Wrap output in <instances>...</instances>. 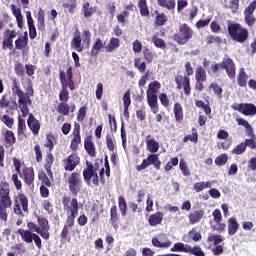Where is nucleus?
Here are the masks:
<instances>
[{
  "label": "nucleus",
  "instance_id": "nucleus-1",
  "mask_svg": "<svg viewBox=\"0 0 256 256\" xmlns=\"http://www.w3.org/2000/svg\"><path fill=\"white\" fill-rule=\"evenodd\" d=\"M62 205L64 211L70 213L67 215L66 221L60 233L62 241H71L69 233L72 227H75V218L79 215V201L77 198H72L69 196H63Z\"/></svg>",
  "mask_w": 256,
  "mask_h": 256
},
{
  "label": "nucleus",
  "instance_id": "nucleus-2",
  "mask_svg": "<svg viewBox=\"0 0 256 256\" xmlns=\"http://www.w3.org/2000/svg\"><path fill=\"white\" fill-rule=\"evenodd\" d=\"M12 95L18 97V107L23 115V117H27V113H29V105H31L32 100L31 97L35 95V90L33 89V85L30 83L26 88V92L21 89V84H19V80L14 78L12 80Z\"/></svg>",
  "mask_w": 256,
  "mask_h": 256
},
{
  "label": "nucleus",
  "instance_id": "nucleus-3",
  "mask_svg": "<svg viewBox=\"0 0 256 256\" xmlns=\"http://www.w3.org/2000/svg\"><path fill=\"white\" fill-rule=\"evenodd\" d=\"M11 207H13L11 186L7 181H0V223H7Z\"/></svg>",
  "mask_w": 256,
  "mask_h": 256
},
{
  "label": "nucleus",
  "instance_id": "nucleus-4",
  "mask_svg": "<svg viewBox=\"0 0 256 256\" xmlns=\"http://www.w3.org/2000/svg\"><path fill=\"white\" fill-rule=\"evenodd\" d=\"M228 35L235 43H245L249 39V29L243 27L240 23L228 21Z\"/></svg>",
  "mask_w": 256,
  "mask_h": 256
},
{
  "label": "nucleus",
  "instance_id": "nucleus-5",
  "mask_svg": "<svg viewBox=\"0 0 256 256\" xmlns=\"http://www.w3.org/2000/svg\"><path fill=\"white\" fill-rule=\"evenodd\" d=\"M99 163H91L86 161V167L83 169L82 175L86 184L94 185L95 187H99Z\"/></svg>",
  "mask_w": 256,
  "mask_h": 256
},
{
  "label": "nucleus",
  "instance_id": "nucleus-6",
  "mask_svg": "<svg viewBox=\"0 0 256 256\" xmlns=\"http://www.w3.org/2000/svg\"><path fill=\"white\" fill-rule=\"evenodd\" d=\"M193 35H195L193 28L189 24L183 23L178 26V32L174 34L173 39L178 45H187L193 39Z\"/></svg>",
  "mask_w": 256,
  "mask_h": 256
},
{
  "label": "nucleus",
  "instance_id": "nucleus-7",
  "mask_svg": "<svg viewBox=\"0 0 256 256\" xmlns=\"http://www.w3.org/2000/svg\"><path fill=\"white\" fill-rule=\"evenodd\" d=\"M81 185H83V181H81V174L79 172H72L68 177V187L70 193H72L74 197L79 195Z\"/></svg>",
  "mask_w": 256,
  "mask_h": 256
},
{
  "label": "nucleus",
  "instance_id": "nucleus-8",
  "mask_svg": "<svg viewBox=\"0 0 256 256\" xmlns=\"http://www.w3.org/2000/svg\"><path fill=\"white\" fill-rule=\"evenodd\" d=\"M153 165L157 171L161 169V160L159 159V154H149L147 158H145L140 165L136 166L137 171H143L147 169L148 167H151Z\"/></svg>",
  "mask_w": 256,
  "mask_h": 256
},
{
  "label": "nucleus",
  "instance_id": "nucleus-9",
  "mask_svg": "<svg viewBox=\"0 0 256 256\" xmlns=\"http://www.w3.org/2000/svg\"><path fill=\"white\" fill-rule=\"evenodd\" d=\"M24 213H27L29 211V199H27V196L23 193H19L15 199L14 202V213L15 215H23Z\"/></svg>",
  "mask_w": 256,
  "mask_h": 256
},
{
  "label": "nucleus",
  "instance_id": "nucleus-10",
  "mask_svg": "<svg viewBox=\"0 0 256 256\" xmlns=\"http://www.w3.org/2000/svg\"><path fill=\"white\" fill-rule=\"evenodd\" d=\"M233 111H238L245 117H255L256 115V106L253 103H235L231 105Z\"/></svg>",
  "mask_w": 256,
  "mask_h": 256
},
{
  "label": "nucleus",
  "instance_id": "nucleus-11",
  "mask_svg": "<svg viewBox=\"0 0 256 256\" xmlns=\"http://www.w3.org/2000/svg\"><path fill=\"white\" fill-rule=\"evenodd\" d=\"M81 163V158L77 153L70 154L67 158L62 160V167L65 171H75Z\"/></svg>",
  "mask_w": 256,
  "mask_h": 256
},
{
  "label": "nucleus",
  "instance_id": "nucleus-12",
  "mask_svg": "<svg viewBox=\"0 0 256 256\" xmlns=\"http://www.w3.org/2000/svg\"><path fill=\"white\" fill-rule=\"evenodd\" d=\"M176 89H183L184 95H191V79L188 76L177 75L175 77Z\"/></svg>",
  "mask_w": 256,
  "mask_h": 256
},
{
  "label": "nucleus",
  "instance_id": "nucleus-13",
  "mask_svg": "<svg viewBox=\"0 0 256 256\" xmlns=\"http://www.w3.org/2000/svg\"><path fill=\"white\" fill-rule=\"evenodd\" d=\"M222 69L226 71L229 79H235L237 75V66L235 62L230 57H224L222 60Z\"/></svg>",
  "mask_w": 256,
  "mask_h": 256
},
{
  "label": "nucleus",
  "instance_id": "nucleus-14",
  "mask_svg": "<svg viewBox=\"0 0 256 256\" xmlns=\"http://www.w3.org/2000/svg\"><path fill=\"white\" fill-rule=\"evenodd\" d=\"M72 140L70 143L71 151H77L79 149V145H81V125L79 123H74V129L72 132Z\"/></svg>",
  "mask_w": 256,
  "mask_h": 256
},
{
  "label": "nucleus",
  "instance_id": "nucleus-15",
  "mask_svg": "<svg viewBox=\"0 0 256 256\" xmlns=\"http://www.w3.org/2000/svg\"><path fill=\"white\" fill-rule=\"evenodd\" d=\"M21 179H23L25 185L31 187L35 183V169L33 167H25L20 174H18Z\"/></svg>",
  "mask_w": 256,
  "mask_h": 256
},
{
  "label": "nucleus",
  "instance_id": "nucleus-16",
  "mask_svg": "<svg viewBox=\"0 0 256 256\" xmlns=\"http://www.w3.org/2000/svg\"><path fill=\"white\" fill-rule=\"evenodd\" d=\"M255 3L256 2L250 3L244 10V22L246 25H248V27H253V25L256 23L255 15H253L256 9Z\"/></svg>",
  "mask_w": 256,
  "mask_h": 256
},
{
  "label": "nucleus",
  "instance_id": "nucleus-17",
  "mask_svg": "<svg viewBox=\"0 0 256 256\" xmlns=\"http://www.w3.org/2000/svg\"><path fill=\"white\" fill-rule=\"evenodd\" d=\"M27 125L30 131H32V135H34V137H37V135H39V131H41V123L31 113L28 115Z\"/></svg>",
  "mask_w": 256,
  "mask_h": 256
},
{
  "label": "nucleus",
  "instance_id": "nucleus-18",
  "mask_svg": "<svg viewBox=\"0 0 256 256\" xmlns=\"http://www.w3.org/2000/svg\"><path fill=\"white\" fill-rule=\"evenodd\" d=\"M54 163H55V156L53 155L52 152H47L45 156V161H44V169L49 179H51V181H53L54 179L53 171L51 170Z\"/></svg>",
  "mask_w": 256,
  "mask_h": 256
},
{
  "label": "nucleus",
  "instance_id": "nucleus-19",
  "mask_svg": "<svg viewBox=\"0 0 256 256\" xmlns=\"http://www.w3.org/2000/svg\"><path fill=\"white\" fill-rule=\"evenodd\" d=\"M6 38H4L2 42V49L5 51L7 49H13V39L17 37V32L15 30H6L5 31Z\"/></svg>",
  "mask_w": 256,
  "mask_h": 256
},
{
  "label": "nucleus",
  "instance_id": "nucleus-20",
  "mask_svg": "<svg viewBox=\"0 0 256 256\" xmlns=\"http://www.w3.org/2000/svg\"><path fill=\"white\" fill-rule=\"evenodd\" d=\"M152 17L154 18L155 27H163L167 25V21H169V16L163 12H159V10H154L152 13Z\"/></svg>",
  "mask_w": 256,
  "mask_h": 256
},
{
  "label": "nucleus",
  "instance_id": "nucleus-21",
  "mask_svg": "<svg viewBox=\"0 0 256 256\" xmlns=\"http://www.w3.org/2000/svg\"><path fill=\"white\" fill-rule=\"evenodd\" d=\"M84 149L89 157H97V149L93 143V136L89 135L84 139Z\"/></svg>",
  "mask_w": 256,
  "mask_h": 256
},
{
  "label": "nucleus",
  "instance_id": "nucleus-22",
  "mask_svg": "<svg viewBox=\"0 0 256 256\" xmlns=\"http://www.w3.org/2000/svg\"><path fill=\"white\" fill-rule=\"evenodd\" d=\"M19 105H17V101L9 100L7 94L2 95L0 99V109H7L9 108L11 111H15Z\"/></svg>",
  "mask_w": 256,
  "mask_h": 256
},
{
  "label": "nucleus",
  "instance_id": "nucleus-23",
  "mask_svg": "<svg viewBox=\"0 0 256 256\" xmlns=\"http://www.w3.org/2000/svg\"><path fill=\"white\" fill-rule=\"evenodd\" d=\"M205 217V210L204 209H198L194 210L188 215L189 223L190 225H195L201 221Z\"/></svg>",
  "mask_w": 256,
  "mask_h": 256
},
{
  "label": "nucleus",
  "instance_id": "nucleus-24",
  "mask_svg": "<svg viewBox=\"0 0 256 256\" xmlns=\"http://www.w3.org/2000/svg\"><path fill=\"white\" fill-rule=\"evenodd\" d=\"M163 217H165V214L161 211L151 214L148 217L150 227H157V225H161V223H163Z\"/></svg>",
  "mask_w": 256,
  "mask_h": 256
},
{
  "label": "nucleus",
  "instance_id": "nucleus-25",
  "mask_svg": "<svg viewBox=\"0 0 256 256\" xmlns=\"http://www.w3.org/2000/svg\"><path fill=\"white\" fill-rule=\"evenodd\" d=\"M146 149L150 153H157L159 151V142L155 141V138L151 135H147L145 138Z\"/></svg>",
  "mask_w": 256,
  "mask_h": 256
},
{
  "label": "nucleus",
  "instance_id": "nucleus-26",
  "mask_svg": "<svg viewBox=\"0 0 256 256\" xmlns=\"http://www.w3.org/2000/svg\"><path fill=\"white\" fill-rule=\"evenodd\" d=\"M227 229H228V235L230 237H233V235H235V233L239 231V222H237V218L230 217L227 220Z\"/></svg>",
  "mask_w": 256,
  "mask_h": 256
},
{
  "label": "nucleus",
  "instance_id": "nucleus-27",
  "mask_svg": "<svg viewBox=\"0 0 256 256\" xmlns=\"http://www.w3.org/2000/svg\"><path fill=\"white\" fill-rule=\"evenodd\" d=\"M146 97H147V103L151 108L152 113H154V115H157V112L159 111V105L157 104L158 103L157 94L146 93Z\"/></svg>",
  "mask_w": 256,
  "mask_h": 256
},
{
  "label": "nucleus",
  "instance_id": "nucleus-28",
  "mask_svg": "<svg viewBox=\"0 0 256 256\" xmlns=\"http://www.w3.org/2000/svg\"><path fill=\"white\" fill-rule=\"evenodd\" d=\"M173 113L176 123H181L184 119L183 106L181 105V103H174Z\"/></svg>",
  "mask_w": 256,
  "mask_h": 256
},
{
  "label": "nucleus",
  "instance_id": "nucleus-29",
  "mask_svg": "<svg viewBox=\"0 0 256 256\" xmlns=\"http://www.w3.org/2000/svg\"><path fill=\"white\" fill-rule=\"evenodd\" d=\"M82 13L86 18L93 17V15L97 13V6H91V3L84 2L82 5Z\"/></svg>",
  "mask_w": 256,
  "mask_h": 256
},
{
  "label": "nucleus",
  "instance_id": "nucleus-30",
  "mask_svg": "<svg viewBox=\"0 0 256 256\" xmlns=\"http://www.w3.org/2000/svg\"><path fill=\"white\" fill-rule=\"evenodd\" d=\"M57 144V137L54 134L46 135V142L44 143V147L48 149V153H53V149Z\"/></svg>",
  "mask_w": 256,
  "mask_h": 256
},
{
  "label": "nucleus",
  "instance_id": "nucleus-31",
  "mask_svg": "<svg viewBox=\"0 0 256 256\" xmlns=\"http://www.w3.org/2000/svg\"><path fill=\"white\" fill-rule=\"evenodd\" d=\"M60 76V83L61 87H63V82L66 85V89H70V91H75V82L72 80H67V76H65V72L60 70L59 72Z\"/></svg>",
  "mask_w": 256,
  "mask_h": 256
},
{
  "label": "nucleus",
  "instance_id": "nucleus-32",
  "mask_svg": "<svg viewBox=\"0 0 256 256\" xmlns=\"http://www.w3.org/2000/svg\"><path fill=\"white\" fill-rule=\"evenodd\" d=\"M81 33L79 32H76L72 38V41L70 43L72 49H75L76 51L78 52H81L83 51V46L81 44Z\"/></svg>",
  "mask_w": 256,
  "mask_h": 256
},
{
  "label": "nucleus",
  "instance_id": "nucleus-33",
  "mask_svg": "<svg viewBox=\"0 0 256 256\" xmlns=\"http://www.w3.org/2000/svg\"><path fill=\"white\" fill-rule=\"evenodd\" d=\"M45 27V11L40 8L37 13V29L43 33L45 32Z\"/></svg>",
  "mask_w": 256,
  "mask_h": 256
},
{
  "label": "nucleus",
  "instance_id": "nucleus-34",
  "mask_svg": "<svg viewBox=\"0 0 256 256\" xmlns=\"http://www.w3.org/2000/svg\"><path fill=\"white\" fill-rule=\"evenodd\" d=\"M17 233L21 236L24 243H33V235H35V233L31 232V230H24L20 228L17 230Z\"/></svg>",
  "mask_w": 256,
  "mask_h": 256
},
{
  "label": "nucleus",
  "instance_id": "nucleus-35",
  "mask_svg": "<svg viewBox=\"0 0 256 256\" xmlns=\"http://www.w3.org/2000/svg\"><path fill=\"white\" fill-rule=\"evenodd\" d=\"M121 45V41L119 40V38H111L108 42V44L105 47V51L106 53H113V51H115V49H119Z\"/></svg>",
  "mask_w": 256,
  "mask_h": 256
},
{
  "label": "nucleus",
  "instance_id": "nucleus-36",
  "mask_svg": "<svg viewBox=\"0 0 256 256\" xmlns=\"http://www.w3.org/2000/svg\"><path fill=\"white\" fill-rule=\"evenodd\" d=\"M236 123L240 127H244L247 137H253V127L249 125V122L243 118H236Z\"/></svg>",
  "mask_w": 256,
  "mask_h": 256
},
{
  "label": "nucleus",
  "instance_id": "nucleus-37",
  "mask_svg": "<svg viewBox=\"0 0 256 256\" xmlns=\"http://www.w3.org/2000/svg\"><path fill=\"white\" fill-rule=\"evenodd\" d=\"M157 5L167 11H173L176 7L175 0H157Z\"/></svg>",
  "mask_w": 256,
  "mask_h": 256
},
{
  "label": "nucleus",
  "instance_id": "nucleus-38",
  "mask_svg": "<svg viewBox=\"0 0 256 256\" xmlns=\"http://www.w3.org/2000/svg\"><path fill=\"white\" fill-rule=\"evenodd\" d=\"M4 141L6 145H8L9 147H13V145L17 143V138H15V133H13V131L11 130H6V132L4 133Z\"/></svg>",
  "mask_w": 256,
  "mask_h": 256
},
{
  "label": "nucleus",
  "instance_id": "nucleus-39",
  "mask_svg": "<svg viewBox=\"0 0 256 256\" xmlns=\"http://www.w3.org/2000/svg\"><path fill=\"white\" fill-rule=\"evenodd\" d=\"M105 47V44H103V41H101V38H97L91 48V56L97 57L99 55V51Z\"/></svg>",
  "mask_w": 256,
  "mask_h": 256
},
{
  "label": "nucleus",
  "instance_id": "nucleus-40",
  "mask_svg": "<svg viewBox=\"0 0 256 256\" xmlns=\"http://www.w3.org/2000/svg\"><path fill=\"white\" fill-rule=\"evenodd\" d=\"M173 253H188L189 251V244H183L182 242H177L173 245L170 249Z\"/></svg>",
  "mask_w": 256,
  "mask_h": 256
},
{
  "label": "nucleus",
  "instance_id": "nucleus-41",
  "mask_svg": "<svg viewBox=\"0 0 256 256\" xmlns=\"http://www.w3.org/2000/svg\"><path fill=\"white\" fill-rule=\"evenodd\" d=\"M117 221H119V213H117V206L113 205L110 209V223L117 229Z\"/></svg>",
  "mask_w": 256,
  "mask_h": 256
},
{
  "label": "nucleus",
  "instance_id": "nucleus-42",
  "mask_svg": "<svg viewBox=\"0 0 256 256\" xmlns=\"http://www.w3.org/2000/svg\"><path fill=\"white\" fill-rule=\"evenodd\" d=\"M59 101L61 103H67L69 101V90L67 89V84L62 81V89L59 93Z\"/></svg>",
  "mask_w": 256,
  "mask_h": 256
},
{
  "label": "nucleus",
  "instance_id": "nucleus-43",
  "mask_svg": "<svg viewBox=\"0 0 256 256\" xmlns=\"http://www.w3.org/2000/svg\"><path fill=\"white\" fill-rule=\"evenodd\" d=\"M159 89H161V83L154 80L149 84L146 94L157 95Z\"/></svg>",
  "mask_w": 256,
  "mask_h": 256
},
{
  "label": "nucleus",
  "instance_id": "nucleus-44",
  "mask_svg": "<svg viewBox=\"0 0 256 256\" xmlns=\"http://www.w3.org/2000/svg\"><path fill=\"white\" fill-rule=\"evenodd\" d=\"M195 81H207V71L202 66H198L195 70Z\"/></svg>",
  "mask_w": 256,
  "mask_h": 256
},
{
  "label": "nucleus",
  "instance_id": "nucleus-45",
  "mask_svg": "<svg viewBox=\"0 0 256 256\" xmlns=\"http://www.w3.org/2000/svg\"><path fill=\"white\" fill-rule=\"evenodd\" d=\"M247 79H249L247 72H245L244 69H241L237 76V83L239 87H247Z\"/></svg>",
  "mask_w": 256,
  "mask_h": 256
},
{
  "label": "nucleus",
  "instance_id": "nucleus-46",
  "mask_svg": "<svg viewBox=\"0 0 256 256\" xmlns=\"http://www.w3.org/2000/svg\"><path fill=\"white\" fill-rule=\"evenodd\" d=\"M56 111L60 115L66 116V115H69V111H71V106H69V104H67V102H60L57 105Z\"/></svg>",
  "mask_w": 256,
  "mask_h": 256
},
{
  "label": "nucleus",
  "instance_id": "nucleus-47",
  "mask_svg": "<svg viewBox=\"0 0 256 256\" xmlns=\"http://www.w3.org/2000/svg\"><path fill=\"white\" fill-rule=\"evenodd\" d=\"M138 9L140 10L141 17H149V7L147 6V0H139Z\"/></svg>",
  "mask_w": 256,
  "mask_h": 256
},
{
  "label": "nucleus",
  "instance_id": "nucleus-48",
  "mask_svg": "<svg viewBox=\"0 0 256 256\" xmlns=\"http://www.w3.org/2000/svg\"><path fill=\"white\" fill-rule=\"evenodd\" d=\"M208 89H211L218 99H223V88H221V86H219L217 83L212 82Z\"/></svg>",
  "mask_w": 256,
  "mask_h": 256
},
{
  "label": "nucleus",
  "instance_id": "nucleus-49",
  "mask_svg": "<svg viewBox=\"0 0 256 256\" xmlns=\"http://www.w3.org/2000/svg\"><path fill=\"white\" fill-rule=\"evenodd\" d=\"M193 189L196 193H201L204 189H211V182H196Z\"/></svg>",
  "mask_w": 256,
  "mask_h": 256
},
{
  "label": "nucleus",
  "instance_id": "nucleus-50",
  "mask_svg": "<svg viewBox=\"0 0 256 256\" xmlns=\"http://www.w3.org/2000/svg\"><path fill=\"white\" fill-rule=\"evenodd\" d=\"M187 141H191L192 143H197L199 141V134L195 127L192 128V135H187L183 138V143H187Z\"/></svg>",
  "mask_w": 256,
  "mask_h": 256
},
{
  "label": "nucleus",
  "instance_id": "nucleus-51",
  "mask_svg": "<svg viewBox=\"0 0 256 256\" xmlns=\"http://www.w3.org/2000/svg\"><path fill=\"white\" fill-rule=\"evenodd\" d=\"M25 131H27V124H25V119L19 115L17 133L18 135H25Z\"/></svg>",
  "mask_w": 256,
  "mask_h": 256
},
{
  "label": "nucleus",
  "instance_id": "nucleus-52",
  "mask_svg": "<svg viewBox=\"0 0 256 256\" xmlns=\"http://www.w3.org/2000/svg\"><path fill=\"white\" fill-rule=\"evenodd\" d=\"M118 207L122 217H125V215H127V201H125L123 196L118 197Z\"/></svg>",
  "mask_w": 256,
  "mask_h": 256
},
{
  "label": "nucleus",
  "instance_id": "nucleus-53",
  "mask_svg": "<svg viewBox=\"0 0 256 256\" xmlns=\"http://www.w3.org/2000/svg\"><path fill=\"white\" fill-rule=\"evenodd\" d=\"M37 223L40 231L51 229L49 226V220H47L45 217L37 216Z\"/></svg>",
  "mask_w": 256,
  "mask_h": 256
},
{
  "label": "nucleus",
  "instance_id": "nucleus-54",
  "mask_svg": "<svg viewBox=\"0 0 256 256\" xmlns=\"http://www.w3.org/2000/svg\"><path fill=\"white\" fill-rule=\"evenodd\" d=\"M247 151V145L245 142H241L232 149V155H243Z\"/></svg>",
  "mask_w": 256,
  "mask_h": 256
},
{
  "label": "nucleus",
  "instance_id": "nucleus-55",
  "mask_svg": "<svg viewBox=\"0 0 256 256\" xmlns=\"http://www.w3.org/2000/svg\"><path fill=\"white\" fill-rule=\"evenodd\" d=\"M134 67L139 71V73H145V71H147V64L145 62H141V58L134 59Z\"/></svg>",
  "mask_w": 256,
  "mask_h": 256
},
{
  "label": "nucleus",
  "instance_id": "nucleus-56",
  "mask_svg": "<svg viewBox=\"0 0 256 256\" xmlns=\"http://www.w3.org/2000/svg\"><path fill=\"white\" fill-rule=\"evenodd\" d=\"M187 253H190V255H195V256H205V252L199 246L191 247V245H188Z\"/></svg>",
  "mask_w": 256,
  "mask_h": 256
},
{
  "label": "nucleus",
  "instance_id": "nucleus-57",
  "mask_svg": "<svg viewBox=\"0 0 256 256\" xmlns=\"http://www.w3.org/2000/svg\"><path fill=\"white\" fill-rule=\"evenodd\" d=\"M143 57L145 61H147V63H153V59H155V54H153V51H151V49L144 47Z\"/></svg>",
  "mask_w": 256,
  "mask_h": 256
},
{
  "label": "nucleus",
  "instance_id": "nucleus-58",
  "mask_svg": "<svg viewBox=\"0 0 256 256\" xmlns=\"http://www.w3.org/2000/svg\"><path fill=\"white\" fill-rule=\"evenodd\" d=\"M106 146L108 151H115V136L111 134L106 135Z\"/></svg>",
  "mask_w": 256,
  "mask_h": 256
},
{
  "label": "nucleus",
  "instance_id": "nucleus-59",
  "mask_svg": "<svg viewBox=\"0 0 256 256\" xmlns=\"http://www.w3.org/2000/svg\"><path fill=\"white\" fill-rule=\"evenodd\" d=\"M38 179L39 181H41L42 185L46 187H51L52 185L51 180L49 179V177L45 172H39Z\"/></svg>",
  "mask_w": 256,
  "mask_h": 256
},
{
  "label": "nucleus",
  "instance_id": "nucleus-60",
  "mask_svg": "<svg viewBox=\"0 0 256 256\" xmlns=\"http://www.w3.org/2000/svg\"><path fill=\"white\" fill-rule=\"evenodd\" d=\"M85 117H87V106H82L79 108L77 113L78 123H83L85 121Z\"/></svg>",
  "mask_w": 256,
  "mask_h": 256
},
{
  "label": "nucleus",
  "instance_id": "nucleus-61",
  "mask_svg": "<svg viewBox=\"0 0 256 256\" xmlns=\"http://www.w3.org/2000/svg\"><path fill=\"white\" fill-rule=\"evenodd\" d=\"M229 160V155L227 154H220L218 157L215 158V165L221 167L227 163Z\"/></svg>",
  "mask_w": 256,
  "mask_h": 256
},
{
  "label": "nucleus",
  "instance_id": "nucleus-62",
  "mask_svg": "<svg viewBox=\"0 0 256 256\" xmlns=\"http://www.w3.org/2000/svg\"><path fill=\"white\" fill-rule=\"evenodd\" d=\"M152 41L155 47H158V49H167V44L165 43L164 39L158 38L157 36H153Z\"/></svg>",
  "mask_w": 256,
  "mask_h": 256
},
{
  "label": "nucleus",
  "instance_id": "nucleus-63",
  "mask_svg": "<svg viewBox=\"0 0 256 256\" xmlns=\"http://www.w3.org/2000/svg\"><path fill=\"white\" fill-rule=\"evenodd\" d=\"M249 139H245L244 144L246 145V148L249 147V149H256V137L255 133L253 132V136H248Z\"/></svg>",
  "mask_w": 256,
  "mask_h": 256
},
{
  "label": "nucleus",
  "instance_id": "nucleus-64",
  "mask_svg": "<svg viewBox=\"0 0 256 256\" xmlns=\"http://www.w3.org/2000/svg\"><path fill=\"white\" fill-rule=\"evenodd\" d=\"M27 43H28V38L27 36L26 37H23V38H18L16 41H15V47L16 49H25V47H27Z\"/></svg>",
  "mask_w": 256,
  "mask_h": 256
}]
</instances>
